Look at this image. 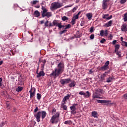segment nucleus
Masks as SVG:
<instances>
[{
    "label": "nucleus",
    "mask_w": 127,
    "mask_h": 127,
    "mask_svg": "<svg viewBox=\"0 0 127 127\" xmlns=\"http://www.w3.org/2000/svg\"><path fill=\"white\" fill-rule=\"evenodd\" d=\"M97 101L98 103L100 104H107V105H109V103H111V101L110 100H96Z\"/></svg>",
    "instance_id": "nucleus-11"
},
{
    "label": "nucleus",
    "mask_w": 127,
    "mask_h": 127,
    "mask_svg": "<svg viewBox=\"0 0 127 127\" xmlns=\"http://www.w3.org/2000/svg\"><path fill=\"white\" fill-rule=\"evenodd\" d=\"M99 92L100 93H101V94H104L105 93V91L103 89H100Z\"/></svg>",
    "instance_id": "nucleus-55"
},
{
    "label": "nucleus",
    "mask_w": 127,
    "mask_h": 127,
    "mask_svg": "<svg viewBox=\"0 0 127 127\" xmlns=\"http://www.w3.org/2000/svg\"><path fill=\"white\" fill-rule=\"evenodd\" d=\"M44 66H45V64H41L42 71H43L44 70Z\"/></svg>",
    "instance_id": "nucleus-46"
},
{
    "label": "nucleus",
    "mask_w": 127,
    "mask_h": 127,
    "mask_svg": "<svg viewBox=\"0 0 127 127\" xmlns=\"http://www.w3.org/2000/svg\"><path fill=\"white\" fill-rule=\"evenodd\" d=\"M115 53H116V54L118 55L119 58H120V57H122V53L121 52V51H117L116 52H115Z\"/></svg>",
    "instance_id": "nucleus-21"
},
{
    "label": "nucleus",
    "mask_w": 127,
    "mask_h": 127,
    "mask_svg": "<svg viewBox=\"0 0 127 127\" xmlns=\"http://www.w3.org/2000/svg\"><path fill=\"white\" fill-rule=\"evenodd\" d=\"M71 124L70 121H66L64 122V125H70Z\"/></svg>",
    "instance_id": "nucleus-38"
},
{
    "label": "nucleus",
    "mask_w": 127,
    "mask_h": 127,
    "mask_svg": "<svg viewBox=\"0 0 127 127\" xmlns=\"http://www.w3.org/2000/svg\"><path fill=\"white\" fill-rule=\"evenodd\" d=\"M105 42H106V39H105L104 38L102 39L101 41H100V43H105Z\"/></svg>",
    "instance_id": "nucleus-45"
},
{
    "label": "nucleus",
    "mask_w": 127,
    "mask_h": 127,
    "mask_svg": "<svg viewBox=\"0 0 127 127\" xmlns=\"http://www.w3.org/2000/svg\"><path fill=\"white\" fill-rule=\"evenodd\" d=\"M94 72V71H93L92 69H90L89 70V72L88 73V74H93V73Z\"/></svg>",
    "instance_id": "nucleus-58"
},
{
    "label": "nucleus",
    "mask_w": 127,
    "mask_h": 127,
    "mask_svg": "<svg viewBox=\"0 0 127 127\" xmlns=\"http://www.w3.org/2000/svg\"><path fill=\"white\" fill-rule=\"evenodd\" d=\"M108 16H109V14H105L103 16V18H104V19H107V18H108Z\"/></svg>",
    "instance_id": "nucleus-40"
},
{
    "label": "nucleus",
    "mask_w": 127,
    "mask_h": 127,
    "mask_svg": "<svg viewBox=\"0 0 127 127\" xmlns=\"http://www.w3.org/2000/svg\"><path fill=\"white\" fill-rule=\"evenodd\" d=\"M63 6V4L62 3H60L59 2H55L52 3L51 9H57L58 8H60V7H62Z\"/></svg>",
    "instance_id": "nucleus-4"
},
{
    "label": "nucleus",
    "mask_w": 127,
    "mask_h": 127,
    "mask_svg": "<svg viewBox=\"0 0 127 127\" xmlns=\"http://www.w3.org/2000/svg\"><path fill=\"white\" fill-rule=\"evenodd\" d=\"M46 112L45 111H39V112L37 113L36 114H34V117L36 119L38 123L40 122V118H41L42 115V119H45V117H46Z\"/></svg>",
    "instance_id": "nucleus-2"
},
{
    "label": "nucleus",
    "mask_w": 127,
    "mask_h": 127,
    "mask_svg": "<svg viewBox=\"0 0 127 127\" xmlns=\"http://www.w3.org/2000/svg\"><path fill=\"white\" fill-rule=\"evenodd\" d=\"M86 16L89 20H91V19H92V17H93V14H92V13H88L86 14Z\"/></svg>",
    "instance_id": "nucleus-17"
},
{
    "label": "nucleus",
    "mask_w": 127,
    "mask_h": 127,
    "mask_svg": "<svg viewBox=\"0 0 127 127\" xmlns=\"http://www.w3.org/2000/svg\"><path fill=\"white\" fill-rule=\"evenodd\" d=\"M123 43H124L125 44V46H126V47H127V42H123Z\"/></svg>",
    "instance_id": "nucleus-60"
},
{
    "label": "nucleus",
    "mask_w": 127,
    "mask_h": 127,
    "mask_svg": "<svg viewBox=\"0 0 127 127\" xmlns=\"http://www.w3.org/2000/svg\"><path fill=\"white\" fill-rule=\"evenodd\" d=\"M105 76H106V74H103L101 76V80H104L105 79Z\"/></svg>",
    "instance_id": "nucleus-49"
},
{
    "label": "nucleus",
    "mask_w": 127,
    "mask_h": 127,
    "mask_svg": "<svg viewBox=\"0 0 127 127\" xmlns=\"http://www.w3.org/2000/svg\"><path fill=\"white\" fill-rule=\"evenodd\" d=\"M45 63H46V60H44L43 61V64H44L45 65Z\"/></svg>",
    "instance_id": "nucleus-64"
},
{
    "label": "nucleus",
    "mask_w": 127,
    "mask_h": 127,
    "mask_svg": "<svg viewBox=\"0 0 127 127\" xmlns=\"http://www.w3.org/2000/svg\"><path fill=\"white\" fill-rule=\"evenodd\" d=\"M68 86L70 88H73V87H75V86H76V82L73 80L70 83L68 84Z\"/></svg>",
    "instance_id": "nucleus-16"
},
{
    "label": "nucleus",
    "mask_w": 127,
    "mask_h": 127,
    "mask_svg": "<svg viewBox=\"0 0 127 127\" xmlns=\"http://www.w3.org/2000/svg\"><path fill=\"white\" fill-rule=\"evenodd\" d=\"M37 99L38 100H40V99H41V94L40 93H37Z\"/></svg>",
    "instance_id": "nucleus-35"
},
{
    "label": "nucleus",
    "mask_w": 127,
    "mask_h": 127,
    "mask_svg": "<svg viewBox=\"0 0 127 127\" xmlns=\"http://www.w3.org/2000/svg\"><path fill=\"white\" fill-rule=\"evenodd\" d=\"M61 108H63L64 111H67V106L64 105H61Z\"/></svg>",
    "instance_id": "nucleus-30"
},
{
    "label": "nucleus",
    "mask_w": 127,
    "mask_h": 127,
    "mask_svg": "<svg viewBox=\"0 0 127 127\" xmlns=\"http://www.w3.org/2000/svg\"><path fill=\"white\" fill-rule=\"evenodd\" d=\"M37 2H39V1L38 0H34L32 2L33 4H36V3H37Z\"/></svg>",
    "instance_id": "nucleus-50"
},
{
    "label": "nucleus",
    "mask_w": 127,
    "mask_h": 127,
    "mask_svg": "<svg viewBox=\"0 0 127 127\" xmlns=\"http://www.w3.org/2000/svg\"><path fill=\"white\" fill-rule=\"evenodd\" d=\"M34 14H35V15H36V16L37 17H39V16H40V12H39V11H38V10H36L34 12Z\"/></svg>",
    "instance_id": "nucleus-23"
},
{
    "label": "nucleus",
    "mask_w": 127,
    "mask_h": 127,
    "mask_svg": "<svg viewBox=\"0 0 127 127\" xmlns=\"http://www.w3.org/2000/svg\"><path fill=\"white\" fill-rule=\"evenodd\" d=\"M105 36H108V30H105L104 32Z\"/></svg>",
    "instance_id": "nucleus-47"
},
{
    "label": "nucleus",
    "mask_w": 127,
    "mask_h": 127,
    "mask_svg": "<svg viewBox=\"0 0 127 127\" xmlns=\"http://www.w3.org/2000/svg\"><path fill=\"white\" fill-rule=\"evenodd\" d=\"M73 4H71V5H66L64 7L65 8H66L67 7H71V6H72Z\"/></svg>",
    "instance_id": "nucleus-57"
},
{
    "label": "nucleus",
    "mask_w": 127,
    "mask_h": 127,
    "mask_svg": "<svg viewBox=\"0 0 127 127\" xmlns=\"http://www.w3.org/2000/svg\"><path fill=\"white\" fill-rule=\"evenodd\" d=\"M108 69H109V67L106 66V65H103L101 67V69L103 71H106V70H108Z\"/></svg>",
    "instance_id": "nucleus-24"
},
{
    "label": "nucleus",
    "mask_w": 127,
    "mask_h": 127,
    "mask_svg": "<svg viewBox=\"0 0 127 127\" xmlns=\"http://www.w3.org/2000/svg\"><path fill=\"white\" fill-rule=\"evenodd\" d=\"M77 8L76 7H74L73 9H72V12H75V11L76 10Z\"/></svg>",
    "instance_id": "nucleus-61"
},
{
    "label": "nucleus",
    "mask_w": 127,
    "mask_h": 127,
    "mask_svg": "<svg viewBox=\"0 0 127 127\" xmlns=\"http://www.w3.org/2000/svg\"><path fill=\"white\" fill-rule=\"evenodd\" d=\"M90 32L91 33L94 32V27H91L90 28Z\"/></svg>",
    "instance_id": "nucleus-42"
},
{
    "label": "nucleus",
    "mask_w": 127,
    "mask_h": 127,
    "mask_svg": "<svg viewBox=\"0 0 127 127\" xmlns=\"http://www.w3.org/2000/svg\"><path fill=\"white\" fill-rule=\"evenodd\" d=\"M104 32H105V31H104V30H101V31H100V36H104Z\"/></svg>",
    "instance_id": "nucleus-39"
},
{
    "label": "nucleus",
    "mask_w": 127,
    "mask_h": 127,
    "mask_svg": "<svg viewBox=\"0 0 127 127\" xmlns=\"http://www.w3.org/2000/svg\"><path fill=\"white\" fill-rule=\"evenodd\" d=\"M123 97L125 100H127V93L124 94Z\"/></svg>",
    "instance_id": "nucleus-52"
},
{
    "label": "nucleus",
    "mask_w": 127,
    "mask_h": 127,
    "mask_svg": "<svg viewBox=\"0 0 127 127\" xmlns=\"http://www.w3.org/2000/svg\"><path fill=\"white\" fill-rule=\"evenodd\" d=\"M124 21H127V12L124 14Z\"/></svg>",
    "instance_id": "nucleus-31"
},
{
    "label": "nucleus",
    "mask_w": 127,
    "mask_h": 127,
    "mask_svg": "<svg viewBox=\"0 0 127 127\" xmlns=\"http://www.w3.org/2000/svg\"><path fill=\"white\" fill-rule=\"evenodd\" d=\"M49 23V21H48V20H47L45 23V26H48V23Z\"/></svg>",
    "instance_id": "nucleus-54"
},
{
    "label": "nucleus",
    "mask_w": 127,
    "mask_h": 127,
    "mask_svg": "<svg viewBox=\"0 0 127 127\" xmlns=\"http://www.w3.org/2000/svg\"><path fill=\"white\" fill-rule=\"evenodd\" d=\"M109 64H110V62L109 61H108L105 64L104 66H106L107 67H109Z\"/></svg>",
    "instance_id": "nucleus-37"
},
{
    "label": "nucleus",
    "mask_w": 127,
    "mask_h": 127,
    "mask_svg": "<svg viewBox=\"0 0 127 127\" xmlns=\"http://www.w3.org/2000/svg\"><path fill=\"white\" fill-rule=\"evenodd\" d=\"M70 94H67L66 96H65L64 98V101H66L67 100H69V99H70Z\"/></svg>",
    "instance_id": "nucleus-25"
},
{
    "label": "nucleus",
    "mask_w": 127,
    "mask_h": 127,
    "mask_svg": "<svg viewBox=\"0 0 127 127\" xmlns=\"http://www.w3.org/2000/svg\"><path fill=\"white\" fill-rule=\"evenodd\" d=\"M112 23H113V21L110 20L108 23L104 24V26L105 27H110V26H112Z\"/></svg>",
    "instance_id": "nucleus-14"
},
{
    "label": "nucleus",
    "mask_w": 127,
    "mask_h": 127,
    "mask_svg": "<svg viewBox=\"0 0 127 127\" xmlns=\"http://www.w3.org/2000/svg\"><path fill=\"white\" fill-rule=\"evenodd\" d=\"M42 10H43L42 12V17H45L46 16L48 18H49V17L52 16V12H48V10L45 7L42 6Z\"/></svg>",
    "instance_id": "nucleus-3"
},
{
    "label": "nucleus",
    "mask_w": 127,
    "mask_h": 127,
    "mask_svg": "<svg viewBox=\"0 0 127 127\" xmlns=\"http://www.w3.org/2000/svg\"><path fill=\"white\" fill-rule=\"evenodd\" d=\"M116 43H117V40H114L112 42V44L113 45H115L116 44Z\"/></svg>",
    "instance_id": "nucleus-59"
},
{
    "label": "nucleus",
    "mask_w": 127,
    "mask_h": 127,
    "mask_svg": "<svg viewBox=\"0 0 127 127\" xmlns=\"http://www.w3.org/2000/svg\"><path fill=\"white\" fill-rule=\"evenodd\" d=\"M45 75V73H44V71H43V70H42L40 71L39 73H38V74L37 75V77L39 78L41 77V76H43Z\"/></svg>",
    "instance_id": "nucleus-15"
},
{
    "label": "nucleus",
    "mask_w": 127,
    "mask_h": 127,
    "mask_svg": "<svg viewBox=\"0 0 127 127\" xmlns=\"http://www.w3.org/2000/svg\"><path fill=\"white\" fill-rule=\"evenodd\" d=\"M69 28H71V25L70 24H68L67 25H65L64 29H69Z\"/></svg>",
    "instance_id": "nucleus-29"
},
{
    "label": "nucleus",
    "mask_w": 127,
    "mask_h": 127,
    "mask_svg": "<svg viewBox=\"0 0 127 127\" xmlns=\"http://www.w3.org/2000/svg\"><path fill=\"white\" fill-rule=\"evenodd\" d=\"M72 18L74 19V20H76V19H78L79 18V16L78 15H76L75 16H73Z\"/></svg>",
    "instance_id": "nucleus-36"
},
{
    "label": "nucleus",
    "mask_w": 127,
    "mask_h": 127,
    "mask_svg": "<svg viewBox=\"0 0 127 127\" xmlns=\"http://www.w3.org/2000/svg\"><path fill=\"white\" fill-rule=\"evenodd\" d=\"M67 102L66 101H64V99H63L62 102V104L61 106H64L65 105V104H66V102Z\"/></svg>",
    "instance_id": "nucleus-44"
},
{
    "label": "nucleus",
    "mask_w": 127,
    "mask_h": 127,
    "mask_svg": "<svg viewBox=\"0 0 127 127\" xmlns=\"http://www.w3.org/2000/svg\"><path fill=\"white\" fill-rule=\"evenodd\" d=\"M94 38H95V36L94 35V34H92L90 36V39L93 40V39H94Z\"/></svg>",
    "instance_id": "nucleus-48"
},
{
    "label": "nucleus",
    "mask_w": 127,
    "mask_h": 127,
    "mask_svg": "<svg viewBox=\"0 0 127 127\" xmlns=\"http://www.w3.org/2000/svg\"><path fill=\"white\" fill-rule=\"evenodd\" d=\"M78 106V104H73L72 106L70 107V109L71 110V114L72 115H75L77 112L76 111V107Z\"/></svg>",
    "instance_id": "nucleus-6"
},
{
    "label": "nucleus",
    "mask_w": 127,
    "mask_h": 127,
    "mask_svg": "<svg viewBox=\"0 0 127 127\" xmlns=\"http://www.w3.org/2000/svg\"><path fill=\"white\" fill-rule=\"evenodd\" d=\"M4 125V123L2 122L0 124V127H2V126Z\"/></svg>",
    "instance_id": "nucleus-62"
},
{
    "label": "nucleus",
    "mask_w": 127,
    "mask_h": 127,
    "mask_svg": "<svg viewBox=\"0 0 127 127\" xmlns=\"http://www.w3.org/2000/svg\"><path fill=\"white\" fill-rule=\"evenodd\" d=\"M18 81L20 82V85H23V82L22 81V77H21V75L19 76Z\"/></svg>",
    "instance_id": "nucleus-20"
},
{
    "label": "nucleus",
    "mask_w": 127,
    "mask_h": 127,
    "mask_svg": "<svg viewBox=\"0 0 127 127\" xmlns=\"http://www.w3.org/2000/svg\"><path fill=\"white\" fill-rule=\"evenodd\" d=\"M93 99H100V97L98 95H96L95 94H93Z\"/></svg>",
    "instance_id": "nucleus-34"
},
{
    "label": "nucleus",
    "mask_w": 127,
    "mask_h": 127,
    "mask_svg": "<svg viewBox=\"0 0 127 127\" xmlns=\"http://www.w3.org/2000/svg\"><path fill=\"white\" fill-rule=\"evenodd\" d=\"M30 93V99H32L34 96H35V90L33 92H32V89H31V90L29 91Z\"/></svg>",
    "instance_id": "nucleus-13"
},
{
    "label": "nucleus",
    "mask_w": 127,
    "mask_h": 127,
    "mask_svg": "<svg viewBox=\"0 0 127 127\" xmlns=\"http://www.w3.org/2000/svg\"><path fill=\"white\" fill-rule=\"evenodd\" d=\"M125 2H127V0H121L120 1L121 4L125 3Z\"/></svg>",
    "instance_id": "nucleus-43"
},
{
    "label": "nucleus",
    "mask_w": 127,
    "mask_h": 127,
    "mask_svg": "<svg viewBox=\"0 0 127 127\" xmlns=\"http://www.w3.org/2000/svg\"><path fill=\"white\" fill-rule=\"evenodd\" d=\"M113 17V15H110L109 17H108L107 18H106V20H109V19H111V18H112Z\"/></svg>",
    "instance_id": "nucleus-53"
},
{
    "label": "nucleus",
    "mask_w": 127,
    "mask_h": 127,
    "mask_svg": "<svg viewBox=\"0 0 127 127\" xmlns=\"http://www.w3.org/2000/svg\"><path fill=\"white\" fill-rule=\"evenodd\" d=\"M2 82V78L0 77V87H1L2 86V83H1Z\"/></svg>",
    "instance_id": "nucleus-51"
},
{
    "label": "nucleus",
    "mask_w": 127,
    "mask_h": 127,
    "mask_svg": "<svg viewBox=\"0 0 127 127\" xmlns=\"http://www.w3.org/2000/svg\"><path fill=\"white\" fill-rule=\"evenodd\" d=\"M64 71V64L63 63H60L58 65V68H55V71H53L50 74V76L56 78L59 75H61Z\"/></svg>",
    "instance_id": "nucleus-1"
},
{
    "label": "nucleus",
    "mask_w": 127,
    "mask_h": 127,
    "mask_svg": "<svg viewBox=\"0 0 127 127\" xmlns=\"http://www.w3.org/2000/svg\"><path fill=\"white\" fill-rule=\"evenodd\" d=\"M60 116V114L59 113H57L55 115L53 116L51 119L52 124H57L59 122Z\"/></svg>",
    "instance_id": "nucleus-5"
},
{
    "label": "nucleus",
    "mask_w": 127,
    "mask_h": 127,
    "mask_svg": "<svg viewBox=\"0 0 127 127\" xmlns=\"http://www.w3.org/2000/svg\"><path fill=\"white\" fill-rule=\"evenodd\" d=\"M58 27L59 28H64L65 27V25H62V24L60 23L59 25H58Z\"/></svg>",
    "instance_id": "nucleus-32"
},
{
    "label": "nucleus",
    "mask_w": 127,
    "mask_h": 127,
    "mask_svg": "<svg viewBox=\"0 0 127 127\" xmlns=\"http://www.w3.org/2000/svg\"><path fill=\"white\" fill-rule=\"evenodd\" d=\"M62 19L63 21H66V20H68L69 19L66 16H64L62 17Z\"/></svg>",
    "instance_id": "nucleus-27"
},
{
    "label": "nucleus",
    "mask_w": 127,
    "mask_h": 127,
    "mask_svg": "<svg viewBox=\"0 0 127 127\" xmlns=\"http://www.w3.org/2000/svg\"><path fill=\"white\" fill-rule=\"evenodd\" d=\"M74 36L76 37V38H80V37L82 36V35L81 33H80L79 31H77L76 34L74 35Z\"/></svg>",
    "instance_id": "nucleus-18"
},
{
    "label": "nucleus",
    "mask_w": 127,
    "mask_h": 127,
    "mask_svg": "<svg viewBox=\"0 0 127 127\" xmlns=\"http://www.w3.org/2000/svg\"><path fill=\"white\" fill-rule=\"evenodd\" d=\"M23 90V87L21 86H18L16 89V91L17 93H19V92H21Z\"/></svg>",
    "instance_id": "nucleus-19"
},
{
    "label": "nucleus",
    "mask_w": 127,
    "mask_h": 127,
    "mask_svg": "<svg viewBox=\"0 0 127 127\" xmlns=\"http://www.w3.org/2000/svg\"><path fill=\"white\" fill-rule=\"evenodd\" d=\"M38 111V107L37 106V107L34 110V112L36 113V112Z\"/></svg>",
    "instance_id": "nucleus-56"
},
{
    "label": "nucleus",
    "mask_w": 127,
    "mask_h": 127,
    "mask_svg": "<svg viewBox=\"0 0 127 127\" xmlns=\"http://www.w3.org/2000/svg\"><path fill=\"white\" fill-rule=\"evenodd\" d=\"M97 112L96 111H93L92 112V117H94V118H97Z\"/></svg>",
    "instance_id": "nucleus-26"
},
{
    "label": "nucleus",
    "mask_w": 127,
    "mask_h": 127,
    "mask_svg": "<svg viewBox=\"0 0 127 127\" xmlns=\"http://www.w3.org/2000/svg\"><path fill=\"white\" fill-rule=\"evenodd\" d=\"M110 0H103L102 1V8L103 9L106 10L108 8V3L107 2H109Z\"/></svg>",
    "instance_id": "nucleus-8"
},
{
    "label": "nucleus",
    "mask_w": 127,
    "mask_h": 127,
    "mask_svg": "<svg viewBox=\"0 0 127 127\" xmlns=\"http://www.w3.org/2000/svg\"><path fill=\"white\" fill-rule=\"evenodd\" d=\"M86 94H86L84 92V91H80V92H79V95H83V96L84 98H89V97H90L91 94H90V92L89 91H87Z\"/></svg>",
    "instance_id": "nucleus-9"
},
{
    "label": "nucleus",
    "mask_w": 127,
    "mask_h": 127,
    "mask_svg": "<svg viewBox=\"0 0 127 127\" xmlns=\"http://www.w3.org/2000/svg\"><path fill=\"white\" fill-rule=\"evenodd\" d=\"M113 79L114 77H109L107 78L106 82H107V83H111V82H112V80H113Z\"/></svg>",
    "instance_id": "nucleus-28"
},
{
    "label": "nucleus",
    "mask_w": 127,
    "mask_h": 127,
    "mask_svg": "<svg viewBox=\"0 0 127 127\" xmlns=\"http://www.w3.org/2000/svg\"><path fill=\"white\" fill-rule=\"evenodd\" d=\"M60 83L62 85H65V84H69L70 82H72L70 78H66V79H63L60 80Z\"/></svg>",
    "instance_id": "nucleus-7"
},
{
    "label": "nucleus",
    "mask_w": 127,
    "mask_h": 127,
    "mask_svg": "<svg viewBox=\"0 0 127 127\" xmlns=\"http://www.w3.org/2000/svg\"><path fill=\"white\" fill-rule=\"evenodd\" d=\"M60 24V23H58V21L57 20H54L52 23H50L49 26H58V25Z\"/></svg>",
    "instance_id": "nucleus-10"
},
{
    "label": "nucleus",
    "mask_w": 127,
    "mask_h": 127,
    "mask_svg": "<svg viewBox=\"0 0 127 127\" xmlns=\"http://www.w3.org/2000/svg\"><path fill=\"white\" fill-rule=\"evenodd\" d=\"M67 31V30L65 29L63 31H61L60 32V34L62 35V34H63V33H65Z\"/></svg>",
    "instance_id": "nucleus-33"
},
{
    "label": "nucleus",
    "mask_w": 127,
    "mask_h": 127,
    "mask_svg": "<svg viewBox=\"0 0 127 127\" xmlns=\"http://www.w3.org/2000/svg\"><path fill=\"white\" fill-rule=\"evenodd\" d=\"M121 30L122 31H124V32H127V25L123 24L121 26Z\"/></svg>",
    "instance_id": "nucleus-12"
},
{
    "label": "nucleus",
    "mask_w": 127,
    "mask_h": 127,
    "mask_svg": "<svg viewBox=\"0 0 127 127\" xmlns=\"http://www.w3.org/2000/svg\"><path fill=\"white\" fill-rule=\"evenodd\" d=\"M115 52H117V51H119V49H120V45L117 44L115 46Z\"/></svg>",
    "instance_id": "nucleus-22"
},
{
    "label": "nucleus",
    "mask_w": 127,
    "mask_h": 127,
    "mask_svg": "<svg viewBox=\"0 0 127 127\" xmlns=\"http://www.w3.org/2000/svg\"><path fill=\"white\" fill-rule=\"evenodd\" d=\"M75 21H75V19H73L72 18L71 23H72V25H74V24H75V23H76Z\"/></svg>",
    "instance_id": "nucleus-41"
},
{
    "label": "nucleus",
    "mask_w": 127,
    "mask_h": 127,
    "mask_svg": "<svg viewBox=\"0 0 127 127\" xmlns=\"http://www.w3.org/2000/svg\"><path fill=\"white\" fill-rule=\"evenodd\" d=\"M52 113H56V109H53L52 111Z\"/></svg>",
    "instance_id": "nucleus-63"
}]
</instances>
